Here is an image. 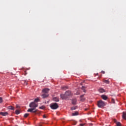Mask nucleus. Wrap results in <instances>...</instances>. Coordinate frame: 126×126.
Listing matches in <instances>:
<instances>
[{"label": "nucleus", "instance_id": "17", "mask_svg": "<svg viewBox=\"0 0 126 126\" xmlns=\"http://www.w3.org/2000/svg\"><path fill=\"white\" fill-rule=\"evenodd\" d=\"M8 109L9 110H14V107L13 106H9L8 107Z\"/></svg>", "mask_w": 126, "mask_h": 126}, {"label": "nucleus", "instance_id": "7", "mask_svg": "<svg viewBox=\"0 0 126 126\" xmlns=\"http://www.w3.org/2000/svg\"><path fill=\"white\" fill-rule=\"evenodd\" d=\"M84 97V94H82L80 96V100L82 102L85 101V97Z\"/></svg>", "mask_w": 126, "mask_h": 126}, {"label": "nucleus", "instance_id": "19", "mask_svg": "<svg viewBox=\"0 0 126 126\" xmlns=\"http://www.w3.org/2000/svg\"><path fill=\"white\" fill-rule=\"evenodd\" d=\"M78 115V112H75L74 113H72V116H77Z\"/></svg>", "mask_w": 126, "mask_h": 126}, {"label": "nucleus", "instance_id": "14", "mask_svg": "<svg viewBox=\"0 0 126 126\" xmlns=\"http://www.w3.org/2000/svg\"><path fill=\"white\" fill-rule=\"evenodd\" d=\"M103 82L106 84H110V81H109V80H103Z\"/></svg>", "mask_w": 126, "mask_h": 126}, {"label": "nucleus", "instance_id": "18", "mask_svg": "<svg viewBox=\"0 0 126 126\" xmlns=\"http://www.w3.org/2000/svg\"><path fill=\"white\" fill-rule=\"evenodd\" d=\"M15 113L16 115H19V114H20V111L18 110H16L15 111Z\"/></svg>", "mask_w": 126, "mask_h": 126}, {"label": "nucleus", "instance_id": "31", "mask_svg": "<svg viewBox=\"0 0 126 126\" xmlns=\"http://www.w3.org/2000/svg\"><path fill=\"white\" fill-rule=\"evenodd\" d=\"M43 118L44 119H46V116L43 115Z\"/></svg>", "mask_w": 126, "mask_h": 126}, {"label": "nucleus", "instance_id": "6", "mask_svg": "<svg viewBox=\"0 0 126 126\" xmlns=\"http://www.w3.org/2000/svg\"><path fill=\"white\" fill-rule=\"evenodd\" d=\"M48 96H49V94H48L44 93L42 94V97L43 98H47V97H48Z\"/></svg>", "mask_w": 126, "mask_h": 126}, {"label": "nucleus", "instance_id": "28", "mask_svg": "<svg viewBox=\"0 0 126 126\" xmlns=\"http://www.w3.org/2000/svg\"><path fill=\"white\" fill-rule=\"evenodd\" d=\"M24 83H25V85H27V84H28L27 81H24Z\"/></svg>", "mask_w": 126, "mask_h": 126}, {"label": "nucleus", "instance_id": "16", "mask_svg": "<svg viewBox=\"0 0 126 126\" xmlns=\"http://www.w3.org/2000/svg\"><path fill=\"white\" fill-rule=\"evenodd\" d=\"M68 87H67V86H64V87H62V89L63 90H66V89H68Z\"/></svg>", "mask_w": 126, "mask_h": 126}, {"label": "nucleus", "instance_id": "20", "mask_svg": "<svg viewBox=\"0 0 126 126\" xmlns=\"http://www.w3.org/2000/svg\"><path fill=\"white\" fill-rule=\"evenodd\" d=\"M116 126H122V124L120 122H117L116 123Z\"/></svg>", "mask_w": 126, "mask_h": 126}, {"label": "nucleus", "instance_id": "32", "mask_svg": "<svg viewBox=\"0 0 126 126\" xmlns=\"http://www.w3.org/2000/svg\"><path fill=\"white\" fill-rule=\"evenodd\" d=\"M88 110V108H86L85 109V111H87Z\"/></svg>", "mask_w": 126, "mask_h": 126}, {"label": "nucleus", "instance_id": "24", "mask_svg": "<svg viewBox=\"0 0 126 126\" xmlns=\"http://www.w3.org/2000/svg\"><path fill=\"white\" fill-rule=\"evenodd\" d=\"M39 100H40V99H39V98H35L34 99V102H39Z\"/></svg>", "mask_w": 126, "mask_h": 126}, {"label": "nucleus", "instance_id": "11", "mask_svg": "<svg viewBox=\"0 0 126 126\" xmlns=\"http://www.w3.org/2000/svg\"><path fill=\"white\" fill-rule=\"evenodd\" d=\"M0 115H1V116H7V115H8V113L7 112H0Z\"/></svg>", "mask_w": 126, "mask_h": 126}, {"label": "nucleus", "instance_id": "26", "mask_svg": "<svg viewBox=\"0 0 126 126\" xmlns=\"http://www.w3.org/2000/svg\"><path fill=\"white\" fill-rule=\"evenodd\" d=\"M0 103H2V98L0 97Z\"/></svg>", "mask_w": 126, "mask_h": 126}, {"label": "nucleus", "instance_id": "12", "mask_svg": "<svg viewBox=\"0 0 126 126\" xmlns=\"http://www.w3.org/2000/svg\"><path fill=\"white\" fill-rule=\"evenodd\" d=\"M99 92L100 93H104L105 92V90H104L103 88H100L98 90Z\"/></svg>", "mask_w": 126, "mask_h": 126}, {"label": "nucleus", "instance_id": "2", "mask_svg": "<svg viewBox=\"0 0 126 126\" xmlns=\"http://www.w3.org/2000/svg\"><path fill=\"white\" fill-rule=\"evenodd\" d=\"M71 95V92L70 91H67L65 92V94H61V97L63 100L66 99L68 98V96H70Z\"/></svg>", "mask_w": 126, "mask_h": 126}, {"label": "nucleus", "instance_id": "27", "mask_svg": "<svg viewBox=\"0 0 126 126\" xmlns=\"http://www.w3.org/2000/svg\"><path fill=\"white\" fill-rule=\"evenodd\" d=\"M112 103H113V104H115V99H112Z\"/></svg>", "mask_w": 126, "mask_h": 126}, {"label": "nucleus", "instance_id": "25", "mask_svg": "<svg viewBox=\"0 0 126 126\" xmlns=\"http://www.w3.org/2000/svg\"><path fill=\"white\" fill-rule=\"evenodd\" d=\"M39 109H41L42 110H44V109H45V106H41L40 107H39Z\"/></svg>", "mask_w": 126, "mask_h": 126}, {"label": "nucleus", "instance_id": "1", "mask_svg": "<svg viewBox=\"0 0 126 126\" xmlns=\"http://www.w3.org/2000/svg\"><path fill=\"white\" fill-rule=\"evenodd\" d=\"M38 107V104H36L35 102H32L30 104V107L32 108H29L28 110V112H30L31 113H37V109L35 108Z\"/></svg>", "mask_w": 126, "mask_h": 126}, {"label": "nucleus", "instance_id": "5", "mask_svg": "<svg viewBox=\"0 0 126 126\" xmlns=\"http://www.w3.org/2000/svg\"><path fill=\"white\" fill-rule=\"evenodd\" d=\"M49 91H50V89L48 88L43 89L42 90V93L48 94Z\"/></svg>", "mask_w": 126, "mask_h": 126}, {"label": "nucleus", "instance_id": "15", "mask_svg": "<svg viewBox=\"0 0 126 126\" xmlns=\"http://www.w3.org/2000/svg\"><path fill=\"white\" fill-rule=\"evenodd\" d=\"M86 88V87L85 86L82 87V90L83 91V92H84L85 93H86V91L85 90Z\"/></svg>", "mask_w": 126, "mask_h": 126}, {"label": "nucleus", "instance_id": "8", "mask_svg": "<svg viewBox=\"0 0 126 126\" xmlns=\"http://www.w3.org/2000/svg\"><path fill=\"white\" fill-rule=\"evenodd\" d=\"M101 97L103 100H107L108 99V96L105 94H102Z\"/></svg>", "mask_w": 126, "mask_h": 126}, {"label": "nucleus", "instance_id": "10", "mask_svg": "<svg viewBox=\"0 0 126 126\" xmlns=\"http://www.w3.org/2000/svg\"><path fill=\"white\" fill-rule=\"evenodd\" d=\"M77 101V100L75 98H73L72 100V103L73 105H76V102Z\"/></svg>", "mask_w": 126, "mask_h": 126}, {"label": "nucleus", "instance_id": "9", "mask_svg": "<svg viewBox=\"0 0 126 126\" xmlns=\"http://www.w3.org/2000/svg\"><path fill=\"white\" fill-rule=\"evenodd\" d=\"M53 100L55 102H59V101H60V99H59V97H53Z\"/></svg>", "mask_w": 126, "mask_h": 126}, {"label": "nucleus", "instance_id": "22", "mask_svg": "<svg viewBox=\"0 0 126 126\" xmlns=\"http://www.w3.org/2000/svg\"><path fill=\"white\" fill-rule=\"evenodd\" d=\"M76 106H73V107L71 108V110L72 111H73V110H76Z\"/></svg>", "mask_w": 126, "mask_h": 126}, {"label": "nucleus", "instance_id": "33", "mask_svg": "<svg viewBox=\"0 0 126 126\" xmlns=\"http://www.w3.org/2000/svg\"><path fill=\"white\" fill-rule=\"evenodd\" d=\"M38 126H42V125L39 124V125H38Z\"/></svg>", "mask_w": 126, "mask_h": 126}, {"label": "nucleus", "instance_id": "3", "mask_svg": "<svg viewBox=\"0 0 126 126\" xmlns=\"http://www.w3.org/2000/svg\"><path fill=\"white\" fill-rule=\"evenodd\" d=\"M105 106H106V103L103 100H100L97 101V106L98 108H103Z\"/></svg>", "mask_w": 126, "mask_h": 126}, {"label": "nucleus", "instance_id": "21", "mask_svg": "<svg viewBox=\"0 0 126 126\" xmlns=\"http://www.w3.org/2000/svg\"><path fill=\"white\" fill-rule=\"evenodd\" d=\"M28 116H29V114L26 113L24 114V118H27V117H28Z\"/></svg>", "mask_w": 126, "mask_h": 126}, {"label": "nucleus", "instance_id": "4", "mask_svg": "<svg viewBox=\"0 0 126 126\" xmlns=\"http://www.w3.org/2000/svg\"><path fill=\"white\" fill-rule=\"evenodd\" d=\"M50 108H51L52 110H57V109L59 108V105L56 102L50 104Z\"/></svg>", "mask_w": 126, "mask_h": 126}, {"label": "nucleus", "instance_id": "30", "mask_svg": "<svg viewBox=\"0 0 126 126\" xmlns=\"http://www.w3.org/2000/svg\"><path fill=\"white\" fill-rule=\"evenodd\" d=\"M101 73H103V74H105V71H101Z\"/></svg>", "mask_w": 126, "mask_h": 126}, {"label": "nucleus", "instance_id": "23", "mask_svg": "<svg viewBox=\"0 0 126 126\" xmlns=\"http://www.w3.org/2000/svg\"><path fill=\"white\" fill-rule=\"evenodd\" d=\"M16 107L17 109H18V110H19V109H20V106L18 105V104H16Z\"/></svg>", "mask_w": 126, "mask_h": 126}, {"label": "nucleus", "instance_id": "13", "mask_svg": "<svg viewBox=\"0 0 126 126\" xmlns=\"http://www.w3.org/2000/svg\"><path fill=\"white\" fill-rule=\"evenodd\" d=\"M123 118L126 121V112H124L123 113Z\"/></svg>", "mask_w": 126, "mask_h": 126}, {"label": "nucleus", "instance_id": "29", "mask_svg": "<svg viewBox=\"0 0 126 126\" xmlns=\"http://www.w3.org/2000/svg\"><path fill=\"white\" fill-rule=\"evenodd\" d=\"M85 124H80V126H84Z\"/></svg>", "mask_w": 126, "mask_h": 126}]
</instances>
